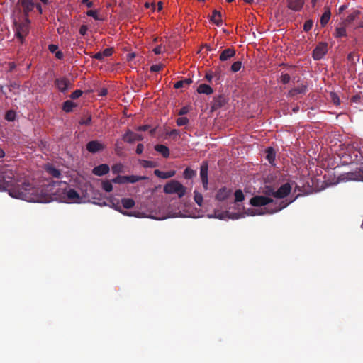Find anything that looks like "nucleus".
Returning a JSON list of instances; mask_svg holds the SVG:
<instances>
[{"label": "nucleus", "mask_w": 363, "mask_h": 363, "mask_svg": "<svg viewBox=\"0 0 363 363\" xmlns=\"http://www.w3.org/2000/svg\"><path fill=\"white\" fill-rule=\"evenodd\" d=\"M8 180H4V187H10L11 196L28 202L49 203L54 200L63 199L65 202H77L80 200L78 192L73 189H67V184L63 182L47 179L40 186L33 183H23L22 187L13 186L11 182L12 173L6 172Z\"/></svg>", "instance_id": "1"}, {"label": "nucleus", "mask_w": 363, "mask_h": 363, "mask_svg": "<svg viewBox=\"0 0 363 363\" xmlns=\"http://www.w3.org/2000/svg\"><path fill=\"white\" fill-rule=\"evenodd\" d=\"M250 203L252 206L256 207L264 206L270 204L271 206L265 208L268 213H277L286 208L289 205V203H286L284 201H274L272 199L267 196H255L251 198Z\"/></svg>", "instance_id": "2"}, {"label": "nucleus", "mask_w": 363, "mask_h": 363, "mask_svg": "<svg viewBox=\"0 0 363 363\" xmlns=\"http://www.w3.org/2000/svg\"><path fill=\"white\" fill-rule=\"evenodd\" d=\"M4 156H5V152H4V150L0 148V158H3ZM6 172H10L12 173L11 180H13V181L11 183L13 186H18L21 188L22 186L21 184H22L23 183H29L30 182L26 180L16 178L14 172H13L12 169H9L7 166H1L0 165V184H3V183L4 182V180H6V181L8 180V179L6 178V174H7V172L6 173ZM0 189L8 191L9 195L11 196V191L9 189L10 187H4L2 185H0Z\"/></svg>", "instance_id": "3"}, {"label": "nucleus", "mask_w": 363, "mask_h": 363, "mask_svg": "<svg viewBox=\"0 0 363 363\" xmlns=\"http://www.w3.org/2000/svg\"><path fill=\"white\" fill-rule=\"evenodd\" d=\"M164 192L166 194H177L179 198L186 194V188L180 182L172 180L164 186Z\"/></svg>", "instance_id": "4"}, {"label": "nucleus", "mask_w": 363, "mask_h": 363, "mask_svg": "<svg viewBox=\"0 0 363 363\" xmlns=\"http://www.w3.org/2000/svg\"><path fill=\"white\" fill-rule=\"evenodd\" d=\"M30 23V21L28 16H24V20L22 22L15 23L16 29V35L18 38L21 39V41L28 34Z\"/></svg>", "instance_id": "5"}, {"label": "nucleus", "mask_w": 363, "mask_h": 363, "mask_svg": "<svg viewBox=\"0 0 363 363\" xmlns=\"http://www.w3.org/2000/svg\"><path fill=\"white\" fill-rule=\"evenodd\" d=\"M328 52V43H319L313 51V57L315 60H320Z\"/></svg>", "instance_id": "6"}, {"label": "nucleus", "mask_w": 363, "mask_h": 363, "mask_svg": "<svg viewBox=\"0 0 363 363\" xmlns=\"http://www.w3.org/2000/svg\"><path fill=\"white\" fill-rule=\"evenodd\" d=\"M208 162L207 161H203L200 167V177L204 189H208Z\"/></svg>", "instance_id": "7"}, {"label": "nucleus", "mask_w": 363, "mask_h": 363, "mask_svg": "<svg viewBox=\"0 0 363 363\" xmlns=\"http://www.w3.org/2000/svg\"><path fill=\"white\" fill-rule=\"evenodd\" d=\"M55 85L59 91L63 93L72 86V84L66 77L57 78L55 80Z\"/></svg>", "instance_id": "8"}, {"label": "nucleus", "mask_w": 363, "mask_h": 363, "mask_svg": "<svg viewBox=\"0 0 363 363\" xmlns=\"http://www.w3.org/2000/svg\"><path fill=\"white\" fill-rule=\"evenodd\" d=\"M106 146L99 140H91L86 145V150L91 153H96L105 149Z\"/></svg>", "instance_id": "9"}, {"label": "nucleus", "mask_w": 363, "mask_h": 363, "mask_svg": "<svg viewBox=\"0 0 363 363\" xmlns=\"http://www.w3.org/2000/svg\"><path fill=\"white\" fill-rule=\"evenodd\" d=\"M123 139L128 143H133L135 141H141L143 140V136L141 134L133 133L128 130L125 134L123 135Z\"/></svg>", "instance_id": "10"}, {"label": "nucleus", "mask_w": 363, "mask_h": 363, "mask_svg": "<svg viewBox=\"0 0 363 363\" xmlns=\"http://www.w3.org/2000/svg\"><path fill=\"white\" fill-rule=\"evenodd\" d=\"M18 4H21L23 7L24 16H28V13L32 11L35 7L33 0H18Z\"/></svg>", "instance_id": "11"}, {"label": "nucleus", "mask_w": 363, "mask_h": 363, "mask_svg": "<svg viewBox=\"0 0 363 363\" xmlns=\"http://www.w3.org/2000/svg\"><path fill=\"white\" fill-rule=\"evenodd\" d=\"M308 90V85L306 84H302L300 86L291 89L288 92V96L289 97H297L298 96H303L306 94Z\"/></svg>", "instance_id": "12"}, {"label": "nucleus", "mask_w": 363, "mask_h": 363, "mask_svg": "<svg viewBox=\"0 0 363 363\" xmlns=\"http://www.w3.org/2000/svg\"><path fill=\"white\" fill-rule=\"evenodd\" d=\"M291 190V186L289 183H286L281 185L276 191H275V198L283 199L288 196Z\"/></svg>", "instance_id": "13"}, {"label": "nucleus", "mask_w": 363, "mask_h": 363, "mask_svg": "<svg viewBox=\"0 0 363 363\" xmlns=\"http://www.w3.org/2000/svg\"><path fill=\"white\" fill-rule=\"evenodd\" d=\"M226 104V99L224 96L218 95L213 98V100L211 103V111H215L221 107H223Z\"/></svg>", "instance_id": "14"}, {"label": "nucleus", "mask_w": 363, "mask_h": 363, "mask_svg": "<svg viewBox=\"0 0 363 363\" xmlns=\"http://www.w3.org/2000/svg\"><path fill=\"white\" fill-rule=\"evenodd\" d=\"M348 180L363 181V166L357 168L353 172H348L346 175Z\"/></svg>", "instance_id": "15"}, {"label": "nucleus", "mask_w": 363, "mask_h": 363, "mask_svg": "<svg viewBox=\"0 0 363 363\" xmlns=\"http://www.w3.org/2000/svg\"><path fill=\"white\" fill-rule=\"evenodd\" d=\"M287 6L294 11H299L302 9L304 0H287Z\"/></svg>", "instance_id": "16"}, {"label": "nucleus", "mask_w": 363, "mask_h": 363, "mask_svg": "<svg viewBox=\"0 0 363 363\" xmlns=\"http://www.w3.org/2000/svg\"><path fill=\"white\" fill-rule=\"evenodd\" d=\"M109 171H110L109 166L106 164H102L95 167L92 170V173L94 175L101 177V176L106 174L107 173L109 172Z\"/></svg>", "instance_id": "17"}, {"label": "nucleus", "mask_w": 363, "mask_h": 363, "mask_svg": "<svg viewBox=\"0 0 363 363\" xmlns=\"http://www.w3.org/2000/svg\"><path fill=\"white\" fill-rule=\"evenodd\" d=\"M231 193V189H227L226 187L221 188L218 191L216 199L219 201H223L230 196Z\"/></svg>", "instance_id": "18"}, {"label": "nucleus", "mask_w": 363, "mask_h": 363, "mask_svg": "<svg viewBox=\"0 0 363 363\" xmlns=\"http://www.w3.org/2000/svg\"><path fill=\"white\" fill-rule=\"evenodd\" d=\"M235 55V50L234 48H227L221 52L219 59L220 61H226L228 59L234 57Z\"/></svg>", "instance_id": "19"}, {"label": "nucleus", "mask_w": 363, "mask_h": 363, "mask_svg": "<svg viewBox=\"0 0 363 363\" xmlns=\"http://www.w3.org/2000/svg\"><path fill=\"white\" fill-rule=\"evenodd\" d=\"M175 174H176V172L174 170H171L169 172H162L159 169H155L154 171V174L156 177H157L160 179H163L171 178V177H174L175 175Z\"/></svg>", "instance_id": "20"}, {"label": "nucleus", "mask_w": 363, "mask_h": 363, "mask_svg": "<svg viewBox=\"0 0 363 363\" xmlns=\"http://www.w3.org/2000/svg\"><path fill=\"white\" fill-rule=\"evenodd\" d=\"M155 150L162 155L164 158L169 157V149L164 145L157 144L155 146Z\"/></svg>", "instance_id": "21"}, {"label": "nucleus", "mask_w": 363, "mask_h": 363, "mask_svg": "<svg viewBox=\"0 0 363 363\" xmlns=\"http://www.w3.org/2000/svg\"><path fill=\"white\" fill-rule=\"evenodd\" d=\"M346 26L345 23H342L339 26L336 27L335 30L334 36L335 38H342L347 36Z\"/></svg>", "instance_id": "22"}, {"label": "nucleus", "mask_w": 363, "mask_h": 363, "mask_svg": "<svg viewBox=\"0 0 363 363\" xmlns=\"http://www.w3.org/2000/svg\"><path fill=\"white\" fill-rule=\"evenodd\" d=\"M360 14V11L354 10L352 13H350L345 21L342 22L345 23V26L350 25L352 22H353Z\"/></svg>", "instance_id": "23"}, {"label": "nucleus", "mask_w": 363, "mask_h": 363, "mask_svg": "<svg viewBox=\"0 0 363 363\" xmlns=\"http://www.w3.org/2000/svg\"><path fill=\"white\" fill-rule=\"evenodd\" d=\"M197 92L199 94H205L210 95L213 93V89L206 84H201L197 88Z\"/></svg>", "instance_id": "24"}, {"label": "nucleus", "mask_w": 363, "mask_h": 363, "mask_svg": "<svg viewBox=\"0 0 363 363\" xmlns=\"http://www.w3.org/2000/svg\"><path fill=\"white\" fill-rule=\"evenodd\" d=\"M211 21L218 26H221L223 23L221 13L217 10H214L211 17Z\"/></svg>", "instance_id": "25"}, {"label": "nucleus", "mask_w": 363, "mask_h": 363, "mask_svg": "<svg viewBox=\"0 0 363 363\" xmlns=\"http://www.w3.org/2000/svg\"><path fill=\"white\" fill-rule=\"evenodd\" d=\"M193 82L191 78H187L184 80H179L174 84L175 89H180L182 87L188 86Z\"/></svg>", "instance_id": "26"}, {"label": "nucleus", "mask_w": 363, "mask_h": 363, "mask_svg": "<svg viewBox=\"0 0 363 363\" xmlns=\"http://www.w3.org/2000/svg\"><path fill=\"white\" fill-rule=\"evenodd\" d=\"M46 172L47 173L52 176V177L54 178H60L61 177V172L59 169L53 167L52 166H48L47 168H46Z\"/></svg>", "instance_id": "27"}, {"label": "nucleus", "mask_w": 363, "mask_h": 363, "mask_svg": "<svg viewBox=\"0 0 363 363\" xmlns=\"http://www.w3.org/2000/svg\"><path fill=\"white\" fill-rule=\"evenodd\" d=\"M266 153H267L266 159L268 160V162L271 164H272L275 160V155H276L274 148H272L271 147H268L266 150Z\"/></svg>", "instance_id": "28"}, {"label": "nucleus", "mask_w": 363, "mask_h": 363, "mask_svg": "<svg viewBox=\"0 0 363 363\" xmlns=\"http://www.w3.org/2000/svg\"><path fill=\"white\" fill-rule=\"evenodd\" d=\"M330 11L329 9H328L321 16L320 22L323 27L325 26L326 24L328 23L330 18Z\"/></svg>", "instance_id": "29"}, {"label": "nucleus", "mask_w": 363, "mask_h": 363, "mask_svg": "<svg viewBox=\"0 0 363 363\" xmlns=\"http://www.w3.org/2000/svg\"><path fill=\"white\" fill-rule=\"evenodd\" d=\"M121 203L124 208L130 209L135 206V201L130 198H125L121 199Z\"/></svg>", "instance_id": "30"}, {"label": "nucleus", "mask_w": 363, "mask_h": 363, "mask_svg": "<svg viewBox=\"0 0 363 363\" xmlns=\"http://www.w3.org/2000/svg\"><path fill=\"white\" fill-rule=\"evenodd\" d=\"M77 106V104L70 100H67L63 103L62 110L66 113L72 111L74 107Z\"/></svg>", "instance_id": "31"}, {"label": "nucleus", "mask_w": 363, "mask_h": 363, "mask_svg": "<svg viewBox=\"0 0 363 363\" xmlns=\"http://www.w3.org/2000/svg\"><path fill=\"white\" fill-rule=\"evenodd\" d=\"M147 177L145 176H136V175H130L126 176V183L134 184L141 180L146 179Z\"/></svg>", "instance_id": "32"}, {"label": "nucleus", "mask_w": 363, "mask_h": 363, "mask_svg": "<svg viewBox=\"0 0 363 363\" xmlns=\"http://www.w3.org/2000/svg\"><path fill=\"white\" fill-rule=\"evenodd\" d=\"M183 175L186 179H191L196 176V171L191 169L190 167H186L184 171Z\"/></svg>", "instance_id": "33"}, {"label": "nucleus", "mask_w": 363, "mask_h": 363, "mask_svg": "<svg viewBox=\"0 0 363 363\" xmlns=\"http://www.w3.org/2000/svg\"><path fill=\"white\" fill-rule=\"evenodd\" d=\"M111 170L113 174H117L124 172V167L121 163L116 164L113 166H112Z\"/></svg>", "instance_id": "34"}, {"label": "nucleus", "mask_w": 363, "mask_h": 363, "mask_svg": "<svg viewBox=\"0 0 363 363\" xmlns=\"http://www.w3.org/2000/svg\"><path fill=\"white\" fill-rule=\"evenodd\" d=\"M194 201L195 202L198 204L199 206H202V203H203V196L201 194H200L199 192H198L197 191H194Z\"/></svg>", "instance_id": "35"}, {"label": "nucleus", "mask_w": 363, "mask_h": 363, "mask_svg": "<svg viewBox=\"0 0 363 363\" xmlns=\"http://www.w3.org/2000/svg\"><path fill=\"white\" fill-rule=\"evenodd\" d=\"M141 164L145 168H153L157 166V162L150 160H142Z\"/></svg>", "instance_id": "36"}, {"label": "nucleus", "mask_w": 363, "mask_h": 363, "mask_svg": "<svg viewBox=\"0 0 363 363\" xmlns=\"http://www.w3.org/2000/svg\"><path fill=\"white\" fill-rule=\"evenodd\" d=\"M111 182H112V181L110 182L108 180H106L102 182V189L106 192H111L113 190V186H112Z\"/></svg>", "instance_id": "37"}, {"label": "nucleus", "mask_w": 363, "mask_h": 363, "mask_svg": "<svg viewBox=\"0 0 363 363\" xmlns=\"http://www.w3.org/2000/svg\"><path fill=\"white\" fill-rule=\"evenodd\" d=\"M245 196L240 189H238L235 192V202H241L244 200Z\"/></svg>", "instance_id": "38"}, {"label": "nucleus", "mask_w": 363, "mask_h": 363, "mask_svg": "<svg viewBox=\"0 0 363 363\" xmlns=\"http://www.w3.org/2000/svg\"><path fill=\"white\" fill-rule=\"evenodd\" d=\"M16 112L13 110L6 111L5 114V119L8 121H13L16 119Z\"/></svg>", "instance_id": "39"}, {"label": "nucleus", "mask_w": 363, "mask_h": 363, "mask_svg": "<svg viewBox=\"0 0 363 363\" xmlns=\"http://www.w3.org/2000/svg\"><path fill=\"white\" fill-rule=\"evenodd\" d=\"M112 182L114 184H125L126 183V176L118 175L112 179Z\"/></svg>", "instance_id": "40"}, {"label": "nucleus", "mask_w": 363, "mask_h": 363, "mask_svg": "<svg viewBox=\"0 0 363 363\" xmlns=\"http://www.w3.org/2000/svg\"><path fill=\"white\" fill-rule=\"evenodd\" d=\"M91 118H92L91 115H87L86 116L82 118L79 123L80 125H89L91 122Z\"/></svg>", "instance_id": "41"}, {"label": "nucleus", "mask_w": 363, "mask_h": 363, "mask_svg": "<svg viewBox=\"0 0 363 363\" xmlns=\"http://www.w3.org/2000/svg\"><path fill=\"white\" fill-rule=\"evenodd\" d=\"M242 67V62L240 61H236L231 65V70L233 72H238Z\"/></svg>", "instance_id": "42"}, {"label": "nucleus", "mask_w": 363, "mask_h": 363, "mask_svg": "<svg viewBox=\"0 0 363 363\" xmlns=\"http://www.w3.org/2000/svg\"><path fill=\"white\" fill-rule=\"evenodd\" d=\"M189 121L186 117H180L177 119V124L178 126H182L188 124Z\"/></svg>", "instance_id": "43"}, {"label": "nucleus", "mask_w": 363, "mask_h": 363, "mask_svg": "<svg viewBox=\"0 0 363 363\" xmlns=\"http://www.w3.org/2000/svg\"><path fill=\"white\" fill-rule=\"evenodd\" d=\"M313 23L312 20H307L303 24V30L305 32H308L311 30L313 27Z\"/></svg>", "instance_id": "44"}, {"label": "nucleus", "mask_w": 363, "mask_h": 363, "mask_svg": "<svg viewBox=\"0 0 363 363\" xmlns=\"http://www.w3.org/2000/svg\"><path fill=\"white\" fill-rule=\"evenodd\" d=\"M291 77L289 74L285 73L282 74L280 77V82L283 83L284 84H286L290 82Z\"/></svg>", "instance_id": "45"}, {"label": "nucleus", "mask_w": 363, "mask_h": 363, "mask_svg": "<svg viewBox=\"0 0 363 363\" xmlns=\"http://www.w3.org/2000/svg\"><path fill=\"white\" fill-rule=\"evenodd\" d=\"M116 210L118 211L119 212L122 213L123 215L128 216H138L137 213L135 212H128V211H123L121 209V207L120 206H116Z\"/></svg>", "instance_id": "46"}, {"label": "nucleus", "mask_w": 363, "mask_h": 363, "mask_svg": "<svg viewBox=\"0 0 363 363\" xmlns=\"http://www.w3.org/2000/svg\"><path fill=\"white\" fill-rule=\"evenodd\" d=\"M330 98L335 105L338 106L340 104V101L339 96H337V94L333 93V92L331 93Z\"/></svg>", "instance_id": "47"}, {"label": "nucleus", "mask_w": 363, "mask_h": 363, "mask_svg": "<svg viewBox=\"0 0 363 363\" xmlns=\"http://www.w3.org/2000/svg\"><path fill=\"white\" fill-rule=\"evenodd\" d=\"M82 94H83V91L82 90L77 89L71 94L69 97L72 99H77L79 98L82 95Z\"/></svg>", "instance_id": "48"}, {"label": "nucleus", "mask_w": 363, "mask_h": 363, "mask_svg": "<svg viewBox=\"0 0 363 363\" xmlns=\"http://www.w3.org/2000/svg\"><path fill=\"white\" fill-rule=\"evenodd\" d=\"M86 15L88 16H91V17L94 18L95 20H99L100 19L99 18L98 13H97V11L96 10H89L86 12Z\"/></svg>", "instance_id": "49"}, {"label": "nucleus", "mask_w": 363, "mask_h": 363, "mask_svg": "<svg viewBox=\"0 0 363 363\" xmlns=\"http://www.w3.org/2000/svg\"><path fill=\"white\" fill-rule=\"evenodd\" d=\"M163 67L162 65H153L150 67V71L152 72H157L160 71Z\"/></svg>", "instance_id": "50"}, {"label": "nucleus", "mask_w": 363, "mask_h": 363, "mask_svg": "<svg viewBox=\"0 0 363 363\" xmlns=\"http://www.w3.org/2000/svg\"><path fill=\"white\" fill-rule=\"evenodd\" d=\"M101 52H102V55H103L104 58L106 57H109V56L112 55V54H113V49L112 48H106Z\"/></svg>", "instance_id": "51"}, {"label": "nucleus", "mask_w": 363, "mask_h": 363, "mask_svg": "<svg viewBox=\"0 0 363 363\" xmlns=\"http://www.w3.org/2000/svg\"><path fill=\"white\" fill-rule=\"evenodd\" d=\"M275 191L274 189H272V187H267L266 188V190L264 191V193L267 196H268V197L269 196H273L274 197H275Z\"/></svg>", "instance_id": "52"}, {"label": "nucleus", "mask_w": 363, "mask_h": 363, "mask_svg": "<svg viewBox=\"0 0 363 363\" xmlns=\"http://www.w3.org/2000/svg\"><path fill=\"white\" fill-rule=\"evenodd\" d=\"M179 130H177V129H173L171 131L168 132L167 133V135H169V136H173L174 138H175L176 137H177L178 135H179Z\"/></svg>", "instance_id": "53"}, {"label": "nucleus", "mask_w": 363, "mask_h": 363, "mask_svg": "<svg viewBox=\"0 0 363 363\" xmlns=\"http://www.w3.org/2000/svg\"><path fill=\"white\" fill-rule=\"evenodd\" d=\"M48 50L52 53H55L58 50V46L54 44H50L48 46Z\"/></svg>", "instance_id": "54"}, {"label": "nucleus", "mask_w": 363, "mask_h": 363, "mask_svg": "<svg viewBox=\"0 0 363 363\" xmlns=\"http://www.w3.org/2000/svg\"><path fill=\"white\" fill-rule=\"evenodd\" d=\"M88 30V27L86 25H82L81 26L80 28H79V33L82 35H85L86 34V32Z\"/></svg>", "instance_id": "55"}, {"label": "nucleus", "mask_w": 363, "mask_h": 363, "mask_svg": "<svg viewBox=\"0 0 363 363\" xmlns=\"http://www.w3.org/2000/svg\"><path fill=\"white\" fill-rule=\"evenodd\" d=\"M153 52L155 55H160L162 52V45H157L156 48L153 49Z\"/></svg>", "instance_id": "56"}, {"label": "nucleus", "mask_w": 363, "mask_h": 363, "mask_svg": "<svg viewBox=\"0 0 363 363\" xmlns=\"http://www.w3.org/2000/svg\"><path fill=\"white\" fill-rule=\"evenodd\" d=\"M188 112H189V108L187 106H183L182 108H180V110L179 111V115L183 116V115L186 114Z\"/></svg>", "instance_id": "57"}, {"label": "nucleus", "mask_w": 363, "mask_h": 363, "mask_svg": "<svg viewBox=\"0 0 363 363\" xmlns=\"http://www.w3.org/2000/svg\"><path fill=\"white\" fill-rule=\"evenodd\" d=\"M144 150V146L142 143H139L136 147V153L140 155Z\"/></svg>", "instance_id": "58"}, {"label": "nucleus", "mask_w": 363, "mask_h": 363, "mask_svg": "<svg viewBox=\"0 0 363 363\" xmlns=\"http://www.w3.org/2000/svg\"><path fill=\"white\" fill-rule=\"evenodd\" d=\"M150 128V126L149 125H140L139 127L137 128V130L138 131H147L149 130V128Z\"/></svg>", "instance_id": "59"}, {"label": "nucleus", "mask_w": 363, "mask_h": 363, "mask_svg": "<svg viewBox=\"0 0 363 363\" xmlns=\"http://www.w3.org/2000/svg\"><path fill=\"white\" fill-rule=\"evenodd\" d=\"M92 57L96 59V60H102L104 59V57L102 55V52H99L94 54L92 56Z\"/></svg>", "instance_id": "60"}, {"label": "nucleus", "mask_w": 363, "mask_h": 363, "mask_svg": "<svg viewBox=\"0 0 363 363\" xmlns=\"http://www.w3.org/2000/svg\"><path fill=\"white\" fill-rule=\"evenodd\" d=\"M82 4H85L88 8L93 6V2L90 0H82Z\"/></svg>", "instance_id": "61"}, {"label": "nucleus", "mask_w": 363, "mask_h": 363, "mask_svg": "<svg viewBox=\"0 0 363 363\" xmlns=\"http://www.w3.org/2000/svg\"><path fill=\"white\" fill-rule=\"evenodd\" d=\"M107 94H108L107 89L105 88H103V89H100L99 95L101 96H105L107 95Z\"/></svg>", "instance_id": "62"}, {"label": "nucleus", "mask_w": 363, "mask_h": 363, "mask_svg": "<svg viewBox=\"0 0 363 363\" xmlns=\"http://www.w3.org/2000/svg\"><path fill=\"white\" fill-rule=\"evenodd\" d=\"M55 54L56 58H57L59 60L62 59L64 57L63 52L60 50H57Z\"/></svg>", "instance_id": "63"}, {"label": "nucleus", "mask_w": 363, "mask_h": 363, "mask_svg": "<svg viewBox=\"0 0 363 363\" xmlns=\"http://www.w3.org/2000/svg\"><path fill=\"white\" fill-rule=\"evenodd\" d=\"M213 76L212 73L208 72V73L206 74L205 78L208 82H211L212 80V79H213Z\"/></svg>", "instance_id": "64"}]
</instances>
